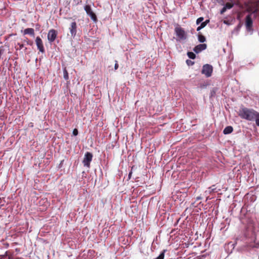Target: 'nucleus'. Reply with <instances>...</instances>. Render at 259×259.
<instances>
[{
  "instance_id": "obj_23",
  "label": "nucleus",
  "mask_w": 259,
  "mask_h": 259,
  "mask_svg": "<svg viewBox=\"0 0 259 259\" xmlns=\"http://www.w3.org/2000/svg\"><path fill=\"white\" fill-rule=\"evenodd\" d=\"M44 203H45V206L46 207L48 205L49 202H48V200L47 199H42L41 200Z\"/></svg>"
},
{
  "instance_id": "obj_28",
  "label": "nucleus",
  "mask_w": 259,
  "mask_h": 259,
  "mask_svg": "<svg viewBox=\"0 0 259 259\" xmlns=\"http://www.w3.org/2000/svg\"><path fill=\"white\" fill-rule=\"evenodd\" d=\"M118 67V66H114V69L115 70H116Z\"/></svg>"
},
{
  "instance_id": "obj_5",
  "label": "nucleus",
  "mask_w": 259,
  "mask_h": 259,
  "mask_svg": "<svg viewBox=\"0 0 259 259\" xmlns=\"http://www.w3.org/2000/svg\"><path fill=\"white\" fill-rule=\"evenodd\" d=\"M58 34V32L57 30L51 29H50L48 33L47 38L50 44H52L53 42L55 41L56 39Z\"/></svg>"
},
{
  "instance_id": "obj_17",
  "label": "nucleus",
  "mask_w": 259,
  "mask_h": 259,
  "mask_svg": "<svg viewBox=\"0 0 259 259\" xmlns=\"http://www.w3.org/2000/svg\"><path fill=\"white\" fill-rule=\"evenodd\" d=\"M234 5V4L233 3H227L224 7L227 9H230L233 7Z\"/></svg>"
},
{
  "instance_id": "obj_22",
  "label": "nucleus",
  "mask_w": 259,
  "mask_h": 259,
  "mask_svg": "<svg viewBox=\"0 0 259 259\" xmlns=\"http://www.w3.org/2000/svg\"><path fill=\"white\" fill-rule=\"evenodd\" d=\"M204 18L203 17H199L196 20V24L198 25L203 20Z\"/></svg>"
},
{
  "instance_id": "obj_21",
  "label": "nucleus",
  "mask_w": 259,
  "mask_h": 259,
  "mask_svg": "<svg viewBox=\"0 0 259 259\" xmlns=\"http://www.w3.org/2000/svg\"><path fill=\"white\" fill-rule=\"evenodd\" d=\"M0 259H10V257L7 254L0 255Z\"/></svg>"
},
{
  "instance_id": "obj_4",
  "label": "nucleus",
  "mask_w": 259,
  "mask_h": 259,
  "mask_svg": "<svg viewBox=\"0 0 259 259\" xmlns=\"http://www.w3.org/2000/svg\"><path fill=\"white\" fill-rule=\"evenodd\" d=\"M93 156L92 153L89 152L85 153L83 160L82 161V163L84 166H86L88 168L90 167V163L92 160Z\"/></svg>"
},
{
  "instance_id": "obj_10",
  "label": "nucleus",
  "mask_w": 259,
  "mask_h": 259,
  "mask_svg": "<svg viewBox=\"0 0 259 259\" xmlns=\"http://www.w3.org/2000/svg\"><path fill=\"white\" fill-rule=\"evenodd\" d=\"M71 36L74 37L77 32V25L75 22H73L71 23L70 27L69 28Z\"/></svg>"
},
{
  "instance_id": "obj_20",
  "label": "nucleus",
  "mask_w": 259,
  "mask_h": 259,
  "mask_svg": "<svg viewBox=\"0 0 259 259\" xmlns=\"http://www.w3.org/2000/svg\"><path fill=\"white\" fill-rule=\"evenodd\" d=\"M187 55H188V56L190 58V59H194L196 57V55L195 54L193 53V52H188L187 53Z\"/></svg>"
},
{
  "instance_id": "obj_7",
  "label": "nucleus",
  "mask_w": 259,
  "mask_h": 259,
  "mask_svg": "<svg viewBox=\"0 0 259 259\" xmlns=\"http://www.w3.org/2000/svg\"><path fill=\"white\" fill-rule=\"evenodd\" d=\"M84 10L87 14L90 16L91 19L94 21H96L97 20L96 14L92 10L91 7L90 5H85L84 6Z\"/></svg>"
},
{
  "instance_id": "obj_9",
  "label": "nucleus",
  "mask_w": 259,
  "mask_h": 259,
  "mask_svg": "<svg viewBox=\"0 0 259 259\" xmlns=\"http://www.w3.org/2000/svg\"><path fill=\"white\" fill-rule=\"evenodd\" d=\"M252 20L251 18V14L246 16L245 19V26L248 30H250L252 26Z\"/></svg>"
},
{
  "instance_id": "obj_13",
  "label": "nucleus",
  "mask_w": 259,
  "mask_h": 259,
  "mask_svg": "<svg viewBox=\"0 0 259 259\" xmlns=\"http://www.w3.org/2000/svg\"><path fill=\"white\" fill-rule=\"evenodd\" d=\"M24 34H29L31 36H34V30L31 28H28L24 30Z\"/></svg>"
},
{
  "instance_id": "obj_26",
  "label": "nucleus",
  "mask_w": 259,
  "mask_h": 259,
  "mask_svg": "<svg viewBox=\"0 0 259 259\" xmlns=\"http://www.w3.org/2000/svg\"><path fill=\"white\" fill-rule=\"evenodd\" d=\"M78 130L76 128H74L73 131V135L74 136H77L78 135Z\"/></svg>"
},
{
  "instance_id": "obj_14",
  "label": "nucleus",
  "mask_w": 259,
  "mask_h": 259,
  "mask_svg": "<svg viewBox=\"0 0 259 259\" xmlns=\"http://www.w3.org/2000/svg\"><path fill=\"white\" fill-rule=\"evenodd\" d=\"M233 128L232 126H228L224 128V130L223 131V133L225 135L229 134H231L233 132Z\"/></svg>"
},
{
  "instance_id": "obj_27",
  "label": "nucleus",
  "mask_w": 259,
  "mask_h": 259,
  "mask_svg": "<svg viewBox=\"0 0 259 259\" xmlns=\"http://www.w3.org/2000/svg\"><path fill=\"white\" fill-rule=\"evenodd\" d=\"M219 4L224 5V0H215Z\"/></svg>"
},
{
  "instance_id": "obj_16",
  "label": "nucleus",
  "mask_w": 259,
  "mask_h": 259,
  "mask_svg": "<svg viewBox=\"0 0 259 259\" xmlns=\"http://www.w3.org/2000/svg\"><path fill=\"white\" fill-rule=\"evenodd\" d=\"M198 39L200 42H204L206 40L205 37L201 33L198 34Z\"/></svg>"
},
{
  "instance_id": "obj_3",
  "label": "nucleus",
  "mask_w": 259,
  "mask_h": 259,
  "mask_svg": "<svg viewBox=\"0 0 259 259\" xmlns=\"http://www.w3.org/2000/svg\"><path fill=\"white\" fill-rule=\"evenodd\" d=\"M175 32L176 35L180 40H185L186 39L187 34L184 29L180 27L179 25L175 28Z\"/></svg>"
},
{
  "instance_id": "obj_12",
  "label": "nucleus",
  "mask_w": 259,
  "mask_h": 259,
  "mask_svg": "<svg viewBox=\"0 0 259 259\" xmlns=\"http://www.w3.org/2000/svg\"><path fill=\"white\" fill-rule=\"evenodd\" d=\"M15 48L17 51L19 50L21 51V52H25L27 50V48L24 45L20 42H17V44L15 45Z\"/></svg>"
},
{
  "instance_id": "obj_8",
  "label": "nucleus",
  "mask_w": 259,
  "mask_h": 259,
  "mask_svg": "<svg viewBox=\"0 0 259 259\" xmlns=\"http://www.w3.org/2000/svg\"><path fill=\"white\" fill-rule=\"evenodd\" d=\"M212 70V66H203V69L201 72L208 77L211 76Z\"/></svg>"
},
{
  "instance_id": "obj_18",
  "label": "nucleus",
  "mask_w": 259,
  "mask_h": 259,
  "mask_svg": "<svg viewBox=\"0 0 259 259\" xmlns=\"http://www.w3.org/2000/svg\"><path fill=\"white\" fill-rule=\"evenodd\" d=\"M63 74H64V78H65V79L68 80L69 78V75H68V73L67 72L66 67H65L63 69Z\"/></svg>"
},
{
  "instance_id": "obj_19",
  "label": "nucleus",
  "mask_w": 259,
  "mask_h": 259,
  "mask_svg": "<svg viewBox=\"0 0 259 259\" xmlns=\"http://www.w3.org/2000/svg\"><path fill=\"white\" fill-rule=\"evenodd\" d=\"M165 251H166V250H163L160 253V254L159 255V256L158 257H157L156 258H155V259H164V253H165Z\"/></svg>"
},
{
  "instance_id": "obj_11",
  "label": "nucleus",
  "mask_w": 259,
  "mask_h": 259,
  "mask_svg": "<svg viewBox=\"0 0 259 259\" xmlns=\"http://www.w3.org/2000/svg\"><path fill=\"white\" fill-rule=\"evenodd\" d=\"M207 48V45L205 44H199L197 45L193 49V51L197 54L199 53L201 51L205 50Z\"/></svg>"
},
{
  "instance_id": "obj_29",
  "label": "nucleus",
  "mask_w": 259,
  "mask_h": 259,
  "mask_svg": "<svg viewBox=\"0 0 259 259\" xmlns=\"http://www.w3.org/2000/svg\"><path fill=\"white\" fill-rule=\"evenodd\" d=\"M131 174H132V172H130V173L129 174V177H130V176L131 175Z\"/></svg>"
},
{
  "instance_id": "obj_6",
  "label": "nucleus",
  "mask_w": 259,
  "mask_h": 259,
  "mask_svg": "<svg viewBox=\"0 0 259 259\" xmlns=\"http://www.w3.org/2000/svg\"><path fill=\"white\" fill-rule=\"evenodd\" d=\"M35 44L39 51L42 53H45V50L44 47L43 42L39 36H37L36 37Z\"/></svg>"
},
{
  "instance_id": "obj_2",
  "label": "nucleus",
  "mask_w": 259,
  "mask_h": 259,
  "mask_svg": "<svg viewBox=\"0 0 259 259\" xmlns=\"http://www.w3.org/2000/svg\"><path fill=\"white\" fill-rule=\"evenodd\" d=\"M255 235L252 234L250 238H246L245 240V245L243 246L242 250L249 251L251 249L259 247V243L255 242Z\"/></svg>"
},
{
  "instance_id": "obj_24",
  "label": "nucleus",
  "mask_w": 259,
  "mask_h": 259,
  "mask_svg": "<svg viewBox=\"0 0 259 259\" xmlns=\"http://www.w3.org/2000/svg\"><path fill=\"white\" fill-rule=\"evenodd\" d=\"M208 189H209V193L214 191L215 190V185H212V186L210 187Z\"/></svg>"
},
{
  "instance_id": "obj_1",
  "label": "nucleus",
  "mask_w": 259,
  "mask_h": 259,
  "mask_svg": "<svg viewBox=\"0 0 259 259\" xmlns=\"http://www.w3.org/2000/svg\"><path fill=\"white\" fill-rule=\"evenodd\" d=\"M238 115L243 119L253 121L259 116V113L253 109L241 107L238 111Z\"/></svg>"
},
{
  "instance_id": "obj_25",
  "label": "nucleus",
  "mask_w": 259,
  "mask_h": 259,
  "mask_svg": "<svg viewBox=\"0 0 259 259\" xmlns=\"http://www.w3.org/2000/svg\"><path fill=\"white\" fill-rule=\"evenodd\" d=\"M227 10V9L225 7H224L221 10L220 14L221 15L223 14Z\"/></svg>"
},
{
  "instance_id": "obj_15",
  "label": "nucleus",
  "mask_w": 259,
  "mask_h": 259,
  "mask_svg": "<svg viewBox=\"0 0 259 259\" xmlns=\"http://www.w3.org/2000/svg\"><path fill=\"white\" fill-rule=\"evenodd\" d=\"M209 20H206L205 21L201 23L200 25L197 27V31H198L200 30L201 29L203 28L209 23Z\"/></svg>"
}]
</instances>
